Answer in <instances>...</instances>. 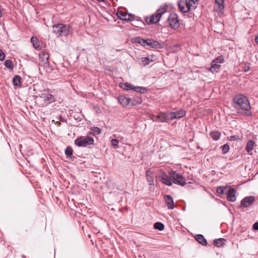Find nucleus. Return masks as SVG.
<instances>
[{
	"label": "nucleus",
	"mask_w": 258,
	"mask_h": 258,
	"mask_svg": "<svg viewBox=\"0 0 258 258\" xmlns=\"http://www.w3.org/2000/svg\"><path fill=\"white\" fill-rule=\"evenodd\" d=\"M234 104L241 110L245 111V114L250 116L252 113L250 111L251 106L248 98L243 94H238L234 96L233 99Z\"/></svg>",
	"instance_id": "nucleus-1"
},
{
	"label": "nucleus",
	"mask_w": 258,
	"mask_h": 258,
	"mask_svg": "<svg viewBox=\"0 0 258 258\" xmlns=\"http://www.w3.org/2000/svg\"><path fill=\"white\" fill-rule=\"evenodd\" d=\"M54 101L53 95L47 90L42 91L39 96L36 97V101L42 106H45Z\"/></svg>",
	"instance_id": "nucleus-2"
},
{
	"label": "nucleus",
	"mask_w": 258,
	"mask_h": 258,
	"mask_svg": "<svg viewBox=\"0 0 258 258\" xmlns=\"http://www.w3.org/2000/svg\"><path fill=\"white\" fill-rule=\"evenodd\" d=\"M167 9V6L165 4L161 6L156 12L155 13L153 14L150 17H147L145 18V21L148 24H156L158 23L163 14H164L166 11Z\"/></svg>",
	"instance_id": "nucleus-3"
},
{
	"label": "nucleus",
	"mask_w": 258,
	"mask_h": 258,
	"mask_svg": "<svg viewBox=\"0 0 258 258\" xmlns=\"http://www.w3.org/2000/svg\"><path fill=\"white\" fill-rule=\"evenodd\" d=\"M52 31L57 37L67 36L71 31V27L69 25L58 23L53 25Z\"/></svg>",
	"instance_id": "nucleus-4"
},
{
	"label": "nucleus",
	"mask_w": 258,
	"mask_h": 258,
	"mask_svg": "<svg viewBox=\"0 0 258 258\" xmlns=\"http://www.w3.org/2000/svg\"><path fill=\"white\" fill-rule=\"evenodd\" d=\"M75 144L78 147H86L94 144V140L90 136H80L75 140Z\"/></svg>",
	"instance_id": "nucleus-5"
},
{
	"label": "nucleus",
	"mask_w": 258,
	"mask_h": 258,
	"mask_svg": "<svg viewBox=\"0 0 258 258\" xmlns=\"http://www.w3.org/2000/svg\"><path fill=\"white\" fill-rule=\"evenodd\" d=\"M169 175L174 183L181 186L185 185V179L180 173H178L175 171H171L169 172Z\"/></svg>",
	"instance_id": "nucleus-6"
},
{
	"label": "nucleus",
	"mask_w": 258,
	"mask_h": 258,
	"mask_svg": "<svg viewBox=\"0 0 258 258\" xmlns=\"http://www.w3.org/2000/svg\"><path fill=\"white\" fill-rule=\"evenodd\" d=\"M49 54L45 51H42L39 54V65L41 67H43L44 69H47L49 68Z\"/></svg>",
	"instance_id": "nucleus-7"
},
{
	"label": "nucleus",
	"mask_w": 258,
	"mask_h": 258,
	"mask_svg": "<svg viewBox=\"0 0 258 258\" xmlns=\"http://www.w3.org/2000/svg\"><path fill=\"white\" fill-rule=\"evenodd\" d=\"M170 27L174 29L177 28L179 26L178 16L175 13L170 14L168 18Z\"/></svg>",
	"instance_id": "nucleus-8"
},
{
	"label": "nucleus",
	"mask_w": 258,
	"mask_h": 258,
	"mask_svg": "<svg viewBox=\"0 0 258 258\" xmlns=\"http://www.w3.org/2000/svg\"><path fill=\"white\" fill-rule=\"evenodd\" d=\"M191 4L187 0H179L178 2V6L179 10L184 13L188 12L190 10Z\"/></svg>",
	"instance_id": "nucleus-9"
},
{
	"label": "nucleus",
	"mask_w": 258,
	"mask_h": 258,
	"mask_svg": "<svg viewBox=\"0 0 258 258\" xmlns=\"http://www.w3.org/2000/svg\"><path fill=\"white\" fill-rule=\"evenodd\" d=\"M158 178L162 183L166 185L171 186L172 184L171 177H170L169 174H167L165 172H162L159 175Z\"/></svg>",
	"instance_id": "nucleus-10"
},
{
	"label": "nucleus",
	"mask_w": 258,
	"mask_h": 258,
	"mask_svg": "<svg viewBox=\"0 0 258 258\" xmlns=\"http://www.w3.org/2000/svg\"><path fill=\"white\" fill-rule=\"evenodd\" d=\"M254 200L255 198L254 196H249L244 198L241 201L240 208H243L248 207L254 202Z\"/></svg>",
	"instance_id": "nucleus-11"
},
{
	"label": "nucleus",
	"mask_w": 258,
	"mask_h": 258,
	"mask_svg": "<svg viewBox=\"0 0 258 258\" xmlns=\"http://www.w3.org/2000/svg\"><path fill=\"white\" fill-rule=\"evenodd\" d=\"M117 16L120 19L126 22L131 21L134 19V16L133 15L126 14L123 11H118Z\"/></svg>",
	"instance_id": "nucleus-12"
},
{
	"label": "nucleus",
	"mask_w": 258,
	"mask_h": 258,
	"mask_svg": "<svg viewBox=\"0 0 258 258\" xmlns=\"http://www.w3.org/2000/svg\"><path fill=\"white\" fill-rule=\"evenodd\" d=\"M218 59H220L219 61L220 63H222L223 62V58L221 57H218L215 59H214L211 63V67L210 69V71L213 73L215 72H216L219 68L221 67L220 64H218Z\"/></svg>",
	"instance_id": "nucleus-13"
},
{
	"label": "nucleus",
	"mask_w": 258,
	"mask_h": 258,
	"mask_svg": "<svg viewBox=\"0 0 258 258\" xmlns=\"http://www.w3.org/2000/svg\"><path fill=\"white\" fill-rule=\"evenodd\" d=\"M185 113V111L182 109H180L177 111L169 112L170 119L171 120L174 119H179L184 116Z\"/></svg>",
	"instance_id": "nucleus-14"
},
{
	"label": "nucleus",
	"mask_w": 258,
	"mask_h": 258,
	"mask_svg": "<svg viewBox=\"0 0 258 258\" xmlns=\"http://www.w3.org/2000/svg\"><path fill=\"white\" fill-rule=\"evenodd\" d=\"M118 101L123 106L128 105L132 101V99L124 95H121L118 97Z\"/></svg>",
	"instance_id": "nucleus-15"
},
{
	"label": "nucleus",
	"mask_w": 258,
	"mask_h": 258,
	"mask_svg": "<svg viewBox=\"0 0 258 258\" xmlns=\"http://www.w3.org/2000/svg\"><path fill=\"white\" fill-rule=\"evenodd\" d=\"M157 117L159 121L162 122H166L171 120L169 113L160 112Z\"/></svg>",
	"instance_id": "nucleus-16"
},
{
	"label": "nucleus",
	"mask_w": 258,
	"mask_h": 258,
	"mask_svg": "<svg viewBox=\"0 0 258 258\" xmlns=\"http://www.w3.org/2000/svg\"><path fill=\"white\" fill-rule=\"evenodd\" d=\"M164 200L167 206L168 209H173L174 208V204L172 197L170 195H165Z\"/></svg>",
	"instance_id": "nucleus-17"
},
{
	"label": "nucleus",
	"mask_w": 258,
	"mask_h": 258,
	"mask_svg": "<svg viewBox=\"0 0 258 258\" xmlns=\"http://www.w3.org/2000/svg\"><path fill=\"white\" fill-rule=\"evenodd\" d=\"M236 190L232 187H230L227 192V199L229 202H235L236 201Z\"/></svg>",
	"instance_id": "nucleus-18"
},
{
	"label": "nucleus",
	"mask_w": 258,
	"mask_h": 258,
	"mask_svg": "<svg viewBox=\"0 0 258 258\" xmlns=\"http://www.w3.org/2000/svg\"><path fill=\"white\" fill-rule=\"evenodd\" d=\"M146 176L147 181L150 185H154V173L150 170H148L146 172Z\"/></svg>",
	"instance_id": "nucleus-19"
},
{
	"label": "nucleus",
	"mask_w": 258,
	"mask_h": 258,
	"mask_svg": "<svg viewBox=\"0 0 258 258\" xmlns=\"http://www.w3.org/2000/svg\"><path fill=\"white\" fill-rule=\"evenodd\" d=\"M148 46H150L152 48H161L163 47V45L161 43H159L157 41L154 40L153 39H149L148 42Z\"/></svg>",
	"instance_id": "nucleus-20"
},
{
	"label": "nucleus",
	"mask_w": 258,
	"mask_h": 258,
	"mask_svg": "<svg viewBox=\"0 0 258 258\" xmlns=\"http://www.w3.org/2000/svg\"><path fill=\"white\" fill-rule=\"evenodd\" d=\"M196 240L203 245H206L207 242L204 236L202 234H198L195 236Z\"/></svg>",
	"instance_id": "nucleus-21"
},
{
	"label": "nucleus",
	"mask_w": 258,
	"mask_h": 258,
	"mask_svg": "<svg viewBox=\"0 0 258 258\" xmlns=\"http://www.w3.org/2000/svg\"><path fill=\"white\" fill-rule=\"evenodd\" d=\"M135 41L137 43H140L142 46L146 47L148 46L149 43V39H144L143 38H141L140 37H137L135 38Z\"/></svg>",
	"instance_id": "nucleus-22"
},
{
	"label": "nucleus",
	"mask_w": 258,
	"mask_h": 258,
	"mask_svg": "<svg viewBox=\"0 0 258 258\" xmlns=\"http://www.w3.org/2000/svg\"><path fill=\"white\" fill-rule=\"evenodd\" d=\"M226 242V240L224 238H220L215 239L214 240V244L217 247H220L223 246Z\"/></svg>",
	"instance_id": "nucleus-23"
},
{
	"label": "nucleus",
	"mask_w": 258,
	"mask_h": 258,
	"mask_svg": "<svg viewBox=\"0 0 258 258\" xmlns=\"http://www.w3.org/2000/svg\"><path fill=\"white\" fill-rule=\"evenodd\" d=\"M255 142L252 140H249L246 145L245 150L248 152H251L254 147Z\"/></svg>",
	"instance_id": "nucleus-24"
},
{
	"label": "nucleus",
	"mask_w": 258,
	"mask_h": 258,
	"mask_svg": "<svg viewBox=\"0 0 258 258\" xmlns=\"http://www.w3.org/2000/svg\"><path fill=\"white\" fill-rule=\"evenodd\" d=\"M21 78L20 76L16 75L13 79V83L14 86L20 87L21 86Z\"/></svg>",
	"instance_id": "nucleus-25"
},
{
	"label": "nucleus",
	"mask_w": 258,
	"mask_h": 258,
	"mask_svg": "<svg viewBox=\"0 0 258 258\" xmlns=\"http://www.w3.org/2000/svg\"><path fill=\"white\" fill-rule=\"evenodd\" d=\"M210 135L214 141H217L220 138L221 133L218 131H213L211 132Z\"/></svg>",
	"instance_id": "nucleus-26"
},
{
	"label": "nucleus",
	"mask_w": 258,
	"mask_h": 258,
	"mask_svg": "<svg viewBox=\"0 0 258 258\" xmlns=\"http://www.w3.org/2000/svg\"><path fill=\"white\" fill-rule=\"evenodd\" d=\"M225 0H215V3L218 5L217 11H222L224 8V3Z\"/></svg>",
	"instance_id": "nucleus-27"
},
{
	"label": "nucleus",
	"mask_w": 258,
	"mask_h": 258,
	"mask_svg": "<svg viewBox=\"0 0 258 258\" xmlns=\"http://www.w3.org/2000/svg\"><path fill=\"white\" fill-rule=\"evenodd\" d=\"M31 42L32 43V44L35 49H37L39 47V46H40L39 42L36 37H31Z\"/></svg>",
	"instance_id": "nucleus-28"
},
{
	"label": "nucleus",
	"mask_w": 258,
	"mask_h": 258,
	"mask_svg": "<svg viewBox=\"0 0 258 258\" xmlns=\"http://www.w3.org/2000/svg\"><path fill=\"white\" fill-rule=\"evenodd\" d=\"M150 60L148 57H142L139 60V63L143 66H146L149 64Z\"/></svg>",
	"instance_id": "nucleus-29"
},
{
	"label": "nucleus",
	"mask_w": 258,
	"mask_h": 258,
	"mask_svg": "<svg viewBox=\"0 0 258 258\" xmlns=\"http://www.w3.org/2000/svg\"><path fill=\"white\" fill-rule=\"evenodd\" d=\"M132 90L136 91V92L141 93H144V92H146V91H147V89L145 87H135L133 86Z\"/></svg>",
	"instance_id": "nucleus-30"
},
{
	"label": "nucleus",
	"mask_w": 258,
	"mask_h": 258,
	"mask_svg": "<svg viewBox=\"0 0 258 258\" xmlns=\"http://www.w3.org/2000/svg\"><path fill=\"white\" fill-rule=\"evenodd\" d=\"M73 149L71 147H67L65 150L64 153L66 156L69 158H72L73 156Z\"/></svg>",
	"instance_id": "nucleus-31"
},
{
	"label": "nucleus",
	"mask_w": 258,
	"mask_h": 258,
	"mask_svg": "<svg viewBox=\"0 0 258 258\" xmlns=\"http://www.w3.org/2000/svg\"><path fill=\"white\" fill-rule=\"evenodd\" d=\"M120 87L125 90H132L133 86L128 83H122L120 84Z\"/></svg>",
	"instance_id": "nucleus-32"
},
{
	"label": "nucleus",
	"mask_w": 258,
	"mask_h": 258,
	"mask_svg": "<svg viewBox=\"0 0 258 258\" xmlns=\"http://www.w3.org/2000/svg\"><path fill=\"white\" fill-rule=\"evenodd\" d=\"M5 66L10 70H12L14 69L13 62L11 59H7L5 62Z\"/></svg>",
	"instance_id": "nucleus-33"
},
{
	"label": "nucleus",
	"mask_w": 258,
	"mask_h": 258,
	"mask_svg": "<svg viewBox=\"0 0 258 258\" xmlns=\"http://www.w3.org/2000/svg\"><path fill=\"white\" fill-rule=\"evenodd\" d=\"M154 227L156 229L162 231L164 229V225L162 223L158 222L154 224Z\"/></svg>",
	"instance_id": "nucleus-34"
},
{
	"label": "nucleus",
	"mask_w": 258,
	"mask_h": 258,
	"mask_svg": "<svg viewBox=\"0 0 258 258\" xmlns=\"http://www.w3.org/2000/svg\"><path fill=\"white\" fill-rule=\"evenodd\" d=\"M222 151V154H225L228 152L230 149L229 146L228 144H225L221 147Z\"/></svg>",
	"instance_id": "nucleus-35"
},
{
	"label": "nucleus",
	"mask_w": 258,
	"mask_h": 258,
	"mask_svg": "<svg viewBox=\"0 0 258 258\" xmlns=\"http://www.w3.org/2000/svg\"><path fill=\"white\" fill-rule=\"evenodd\" d=\"M134 98L132 99V105H135L136 104H141L142 103V99L140 97H137L134 101H133Z\"/></svg>",
	"instance_id": "nucleus-36"
},
{
	"label": "nucleus",
	"mask_w": 258,
	"mask_h": 258,
	"mask_svg": "<svg viewBox=\"0 0 258 258\" xmlns=\"http://www.w3.org/2000/svg\"><path fill=\"white\" fill-rule=\"evenodd\" d=\"M226 187L222 186H219L217 188L216 191L219 195H223Z\"/></svg>",
	"instance_id": "nucleus-37"
},
{
	"label": "nucleus",
	"mask_w": 258,
	"mask_h": 258,
	"mask_svg": "<svg viewBox=\"0 0 258 258\" xmlns=\"http://www.w3.org/2000/svg\"><path fill=\"white\" fill-rule=\"evenodd\" d=\"M94 134L99 135L101 133V130L98 127H93L91 129Z\"/></svg>",
	"instance_id": "nucleus-38"
},
{
	"label": "nucleus",
	"mask_w": 258,
	"mask_h": 258,
	"mask_svg": "<svg viewBox=\"0 0 258 258\" xmlns=\"http://www.w3.org/2000/svg\"><path fill=\"white\" fill-rule=\"evenodd\" d=\"M111 144L115 148H117L118 147V140L117 139H112L111 140Z\"/></svg>",
	"instance_id": "nucleus-39"
},
{
	"label": "nucleus",
	"mask_w": 258,
	"mask_h": 258,
	"mask_svg": "<svg viewBox=\"0 0 258 258\" xmlns=\"http://www.w3.org/2000/svg\"><path fill=\"white\" fill-rule=\"evenodd\" d=\"M228 139L230 141H237L239 139V137L238 136H231L228 137Z\"/></svg>",
	"instance_id": "nucleus-40"
},
{
	"label": "nucleus",
	"mask_w": 258,
	"mask_h": 258,
	"mask_svg": "<svg viewBox=\"0 0 258 258\" xmlns=\"http://www.w3.org/2000/svg\"><path fill=\"white\" fill-rule=\"evenodd\" d=\"M5 56H6V55H5V53L1 49H0V60L1 61L4 60L5 58Z\"/></svg>",
	"instance_id": "nucleus-41"
},
{
	"label": "nucleus",
	"mask_w": 258,
	"mask_h": 258,
	"mask_svg": "<svg viewBox=\"0 0 258 258\" xmlns=\"http://www.w3.org/2000/svg\"><path fill=\"white\" fill-rule=\"evenodd\" d=\"M252 228L254 230H258V222H256L253 224Z\"/></svg>",
	"instance_id": "nucleus-42"
},
{
	"label": "nucleus",
	"mask_w": 258,
	"mask_h": 258,
	"mask_svg": "<svg viewBox=\"0 0 258 258\" xmlns=\"http://www.w3.org/2000/svg\"><path fill=\"white\" fill-rule=\"evenodd\" d=\"M250 68L248 66L247 68L245 67V69H244V71L245 72H247L249 70Z\"/></svg>",
	"instance_id": "nucleus-43"
},
{
	"label": "nucleus",
	"mask_w": 258,
	"mask_h": 258,
	"mask_svg": "<svg viewBox=\"0 0 258 258\" xmlns=\"http://www.w3.org/2000/svg\"><path fill=\"white\" fill-rule=\"evenodd\" d=\"M198 0H189V2H192L195 4L196 2H197Z\"/></svg>",
	"instance_id": "nucleus-44"
},
{
	"label": "nucleus",
	"mask_w": 258,
	"mask_h": 258,
	"mask_svg": "<svg viewBox=\"0 0 258 258\" xmlns=\"http://www.w3.org/2000/svg\"><path fill=\"white\" fill-rule=\"evenodd\" d=\"M97 1L99 2H105V0H96Z\"/></svg>",
	"instance_id": "nucleus-45"
},
{
	"label": "nucleus",
	"mask_w": 258,
	"mask_h": 258,
	"mask_svg": "<svg viewBox=\"0 0 258 258\" xmlns=\"http://www.w3.org/2000/svg\"><path fill=\"white\" fill-rule=\"evenodd\" d=\"M220 60V59H218L217 60V61H218V63H219V61Z\"/></svg>",
	"instance_id": "nucleus-46"
}]
</instances>
